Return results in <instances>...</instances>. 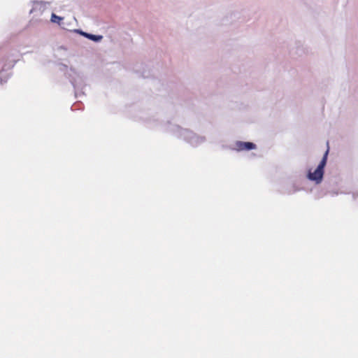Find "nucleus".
Wrapping results in <instances>:
<instances>
[{"mask_svg":"<svg viewBox=\"0 0 358 358\" xmlns=\"http://www.w3.org/2000/svg\"><path fill=\"white\" fill-rule=\"evenodd\" d=\"M328 152L329 150L327 149L323 156L322 161L315 171L313 173L309 171L308 176L310 180H314L317 182H320L321 181L324 174V168L327 164Z\"/></svg>","mask_w":358,"mask_h":358,"instance_id":"f257e3e1","label":"nucleus"},{"mask_svg":"<svg viewBox=\"0 0 358 358\" xmlns=\"http://www.w3.org/2000/svg\"><path fill=\"white\" fill-rule=\"evenodd\" d=\"M237 146L238 150H250L256 147L255 144L250 142H238Z\"/></svg>","mask_w":358,"mask_h":358,"instance_id":"f03ea898","label":"nucleus"},{"mask_svg":"<svg viewBox=\"0 0 358 358\" xmlns=\"http://www.w3.org/2000/svg\"><path fill=\"white\" fill-rule=\"evenodd\" d=\"M63 20V17H61L59 16H57L55 13H52L51 15V21L52 22L58 23L59 24L60 22Z\"/></svg>","mask_w":358,"mask_h":358,"instance_id":"7ed1b4c3","label":"nucleus"},{"mask_svg":"<svg viewBox=\"0 0 358 358\" xmlns=\"http://www.w3.org/2000/svg\"><path fill=\"white\" fill-rule=\"evenodd\" d=\"M87 37L94 41H99L102 38V36L93 35V34H87Z\"/></svg>","mask_w":358,"mask_h":358,"instance_id":"20e7f679","label":"nucleus"}]
</instances>
